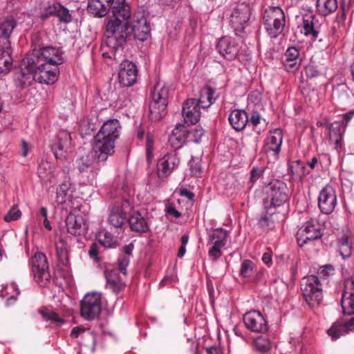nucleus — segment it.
<instances>
[{
  "instance_id": "1",
  "label": "nucleus",
  "mask_w": 354,
  "mask_h": 354,
  "mask_svg": "<svg viewBox=\"0 0 354 354\" xmlns=\"http://www.w3.org/2000/svg\"><path fill=\"white\" fill-rule=\"evenodd\" d=\"M87 9L94 17H102L111 10L108 19L101 51L104 57L116 59V53L122 50L128 36L131 8L125 0H88Z\"/></svg>"
},
{
  "instance_id": "2",
  "label": "nucleus",
  "mask_w": 354,
  "mask_h": 354,
  "mask_svg": "<svg viewBox=\"0 0 354 354\" xmlns=\"http://www.w3.org/2000/svg\"><path fill=\"white\" fill-rule=\"evenodd\" d=\"M152 102L149 105L150 115L153 120H158L167 114L169 97V88L162 82H158L153 86Z\"/></svg>"
},
{
  "instance_id": "3",
  "label": "nucleus",
  "mask_w": 354,
  "mask_h": 354,
  "mask_svg": "<svg viewBox=\"0 0 354 354\" xmlns=\"http://www.w3.org/2000/svg\"><path fill=\"white\" fill-rule=\"evenodd\" d=\"M323 236V225L317 219L311 218L305 222L298 230L296 239L299 247L309 245H313L315 242L321 239Z\"/></svg>"
},
{
  "instance_id": "4",
  "label": "nucleus",
  "mask_w": 354,
  "mask_h": 354,
  "mask_svg": "<svg viewBox=\"0 0 354 354\" xmlns=\"http://www.w3.org/2000/svg\"><path fill=\"white\" fill-rule=\"evenodd\" d=\"M263 25L271 38L280 35L285 26V15L280 7H269L263 15Z\"/></svg>"
},
{
  "instance_id": "5",
  "label": "nucleus",
  "mask_w": 354,
  "mask_h": 354,
  "mask_svg": "<svg viewBox=\"0 0 354 354\" xmlns=\"http://www.w3.org/2000/svg\"><path fill=\"white\" fill-rule=\"evenodd\" d=\"M301 286L303 297L308 306H318L323 299L322 287L318 277L315 275L306 277Z\"/></svg>"
},
{
  "instance_id": "6",
  "label": "nucleus",
  "mask_w": 354,
  "mask_h": 354,
  "mask_svg": "<svg viewBox=\"0 0 354 354\" xmlns=\"http://www.w3.org/2000/svg\"><path fill=\"white\" fill-rule=\"evenodd\" d=\"M56 202L66 211L80 209L82 198L74 196L73 189L69 180L60 184L57 189Z\"/></svg>"
},
{
  "instance_id": "7",
  "label": "nucleus",
  "mask_w": 354,
  "mask_h": 354,
  "mask_svg": "<svg viewBox=\"0 0 354 354\" xmlns=\"http://www.w3.org/2000/svg\"><path fill=\"white\" fill-rule=\"evenodd\" d=\"M267 194L264 205H267L274 209L286 203L289 198L287 185L279 180H274L269 184Z\"/></svg>"
},
{
  "instance_id": "8",
  "label": "nucleus",
  "mask_w": 354,
  "mask_h": 354,
  "mask_svg": "<svg viewBox=\"0 0 354 354\" xmlns=\"http://www.w3.org/2000/svg\"><path fill=\"white\" fill-rule=\"evenodd\" d=\"M28 56L32 63H34V60L55 66L64 63L62 51L59 48L53 46L34 49L32 54L28 55Z\"/></svg>"
},
{
  "instance_id": "9",
  "label": "nucleus",
  "mask_w": 354,
  "mask_h": 354,
  "mask_svg": "<svg viewBox=\"0 0 354 354\" xmlns=\"http://www.w3.org/2000/svg\"><path fill=\"white\" fill-rule=\"evenodd\" d=\"M101 299L100 292L87 293L81 301L82 317L86 320H93L98 317L102 309Z\"/></svg>"
},
{
  "instance_id": "10",
  "label": "nucleus",
  "mask_w": 354,
  "mask_h": 354,
  "mask_svg": "<svg viewBox=\"0 0 354 354\" xmlns=\"http://www.w3.org/2000/svg\"><path fill=\"white\" fill-rule=\"evenodd\" d=\"M32 67L35 81L41 84H53L57 80L58 66L46 64L41 62L34 60Z\"/></svg>"
},
{
  "instance_id": "11",
  "label": "nucleus",
  "mask_w": 354,
  "mask_h": 354,
  "mask_svg": "<svg viewBox=\"0 0 354 354\" xmlns=\"http://www.w3.org/2000/svg\"><path fill=\"white\" fill-rule=\"evenodd\" d=\"M32 266L36 282L41 286H46L50 274L45 254L42 252H36L32 259Z\"/></svg>"
},
{
  "instance_id": "12",
  "label": "nucleus",
  "mask_w": 354,
  "mask_h": 354,
  "mask_svg": "<svg viewBox=\"0 0 354 354\" xmlns=\"http://www.w3.org/2000/svg\"><path fill=\"white\" fill-rule=\"evenodd\" d=\"M73 147L71 134L66 130L59 131L51 145V149L57 159L66 158L67 154L72 151Z\"/></svg>"
},
{
  "instance_id": "13",
  "label": "nucleus",
  "mask_w": 354,
  "mask_h": 354,
  "mask_svg": "<svg viewBox=\"0 0 354 354\" xmlns=\"http://www.w3.org/2000/svg\"><path fill=\"white\" fill-rule=\"evenodd\" d=\"M33 80L35 73L32 63L28 55L24 58L21 68L15 73L14 82L17 87L24 88L30 86Z\"/></svg>"
},
{
  "instance_id": "14",
  "label": "nucleus",
  "mask_w": 354,
  "mask_h": 354,
  "mask_svg": "<svg viewBox=\"0 0 354 354\" xmlns=\"http://www.w3.org/2000/svg\"><path fill=\"white\" fill-rule=\"evenodd\" d=\"M228 236V231L223 228L215 229L209 233V243L212 246L209 250L208 254L214 260L221 256V248L226 244Z\"/></svg>"
},
{
  "instance_id": "15",
  "label": "nucleus",
  "mask_w": 354,
  "mask_h": 354,
  "mask_svg": "<svg viewBox=\"0 0 354 354\" xmlns=\"http://www.w3.org/2000/svg\"><path fill=\"white\" fill-rule=\"evenodd\" d=\"M337 195L335 189L330 185L322 189L318 198V207L325 214H331L337 206Z\"/></svg>"
},
{
  "instance_id": "16",
  "label": "nucleus",
  "mask_w": 354,
  "mask_h": 354,
  "mask_svg": "<svg viewBox=\"0 0 354 354\" xmlns=\"http://www.w3.org/2000/svg\"><path fill=\"white\" fill-rule=\"evenodd\" d=\"M180 158L176 151L166 153L159 159L157 164V174L160 178H166L178 168Z\"/></svg>"
},
{
  "instance_id": "17",
  "label": "nucleus",
  "mask_w": 354,
  "mask_h": 354,
  "mask_svg": "<svg viewBox=\"0 0 354 354\" xmlns=\"http://www.w3.org/2000/svg\"><path fill=\"white\" fill-rule=\"evenodd\" d=\"M243 322L246 328L251 332L265 333L268 329V323L258 310H251L243 316Z\"/></svg>"
},
{
  "instance_id": "18",
  "label": "nucleus",
  "mask_w": 354,
  "mask_h": 354,
  "mask_svg": "<svg viewBox=\"0 0 354 354\" xmlns=\"http://www.w3.org/2000/svg\"><path fill=\"white\" fill-rule=\"evenodd\" d=\"M138 68L136 65L129 60L123 61L118 71V82L122 86H131L137 80Z\"/></svg>"
},
{
  "instance_id": "19",
  "label": "nucleus",
  "mask_w": 354,
  "mask_h": 354,
  "mask_svg": "<svg viewBox=\"0 0 354 354\" xmlns=\"http://www.w3.org/2000/svg\"><path fill=\"white\" fill-rule=\"evenodd\" d=\"M115 142L96 135L94 138L93 151L98 161H106L114 153Z\"/></svg>"
},
{
  "instance_id": "20",
  "label": "nucleus",
  "mask_w": 354,
  "mask_h": 354,
  "mask_svg": "<svg viewBox=\"0 0 354 354\" xmlns=\"http://www.w3.org/2000/svg\"><path fill=\"white\" fill-rule=\"evenodd\" d=\"M131 26L135 38L142 41L147 39L150 35V28L142 12H138L133 15Z\"/></svg>"
},
{
  "instance_id": "21",
  "label": "nucleus",
  "mask_w": 354,
  "mask_h": 354,
  "mask_svg": "<svg viewBox=\"0 0 354 354\" xmlns=\"http://www.w3.org/2000/svg\"><path fill=\"white\" fill-rule=\"evenodd\" d=\"M201 109L196 99L189 98L185 101L182 108L184 122L187 124H196L201 118Z\"/></svg>"
},
{
  "instance_id": "22",
  "label": "nucleus",
  "mask_w": 354,
  "mask_h": 354,
  "mask_svg": "<svg viewBox=\"0 0 354 354\" xmlns=\"http://www.w3.org/2000/svg\"><path fill=\"white\" fill-rule=\"evenodd\" d=\"M69 214L66 219V225L68 233L73 236L84 234L88 230L86 220L82 216H75L73 211H68Z\"/></svg>"
},
{
  "instance_id": "23",
  "label": "nucleus",
  "mask_w": 354,
  "mask_h": 354,
  "mask_svg": "<svg viewBox=\"0 0 354 354\" xmlns=\"http://www.w3.org/2000/svg\"><path fill=\"white\" fill-rule=\"evenodd\" d=\"M250 17V9L246 4L235 8L230 15V24L236 30H242Z\"/></svg>"
},
{
  "instance_id": "24",
  "label": "nucleus",
  "mask_w": 354,
  "mask_h": 354,
  "mask_svg": "<svg viewBox=\"0 0 354 354\" xmlns=\"http://www.w3.org/2000/svg\"><path fill=\"white\" fill-rule=\"evenodd\" d=\"M344 286L341 305L344 314L351 315L354 314V281L346 280Z\"/></svg>"
},
{
  "instance_id": "25",
  "label": "nucleus",
  "mask_w": 354,
  "mask_h": 354,
  "mask_svg": "<svg viewBox=\"0 0 354 354\" xmlns=\"http://www.w3.org/2000/svg\"><path fill=\"white\" fill-rule=\"evenodd\" d=\"M283 138V132L281 129L277 128L270 131L265 140V151H272L275 155H279L281 151Z\"/></svg>"
},
{
  "instance_id": "26",
  "label": "nucleus",
  "mask_w": 354,
  "mask_h": 354,
  "mask_svg": "<svg viewBox=\"0 0 354 354\" xmlns=\"http://www.w3.org/2000/svg\"><path fill=\"white\" fill-rule=\"evenodd\" d=\"M219 54L227 59L236 57L239 52L236 42L229 37H223L219 39L216 45Z\"/></svg>"
},
{
  "instance_id": "27",
  "label": "nucleus",
  "mask_w": 354,
  "mask_h": 354,
  "mask_svg": "<svg viewBox=\"0 0 354 354\" xmlns=\"http://www.w3.org/2000/svg\"><path fill=\"white\" fill-rule=\"evenodd\" d=\"M120 129L121 126L118 120H109L103 124L96 135L115 142L120 136Z\"/></svg>"
},
{
  "instance_id": "28",
  "label": "nucleus",
  "mask_w": 354,
  "mask_h": 354,
  "mask_svg": "<svg viewBox=\"0 0 354 354\" xmlns=\"http://www.w3.org/2000/svg\"><path fill=\"white\" fill-rule=\"evenodd\" d=\"M169 142L173 147L180 148L185 142H189V130L182 124H176L172 131Z\"/></svg>"
},
{
  "instance_id": "29",
  "label": "nucleus",
  "mask_w": 354,
  "mask_h": 354,
  "mask_svg": "<svg viewBox=\"0 0 354 354\" xmlns=\"http://www.w3.org/2000/svg\"><path fill=\"white\" fill-rule=\"evenodd\" d=\"M354 330V317L341 322L335 323L328 330V334L333 339H337L342 335Z\"/></svg>"
},
{
  "instance_id": "30",
  "label": "nucleus",
  "mask_w": 354,
  "mask_h": 354,
  "mask_svg": "<svg viewBox=\"0 0 354 354\" xmlns=\"http://www.w3.org/2000/svg\"><path fill=\"white\" fill-rule=\"evenodd\" d=\"M345 129L344 121H335L329 127L330 140L334 144V147L337 151L342 149Z\"/></svg>"
},
{
  "instance_id": "31",
  "label": "nucleus",
  "mask_w": 354,
  "mask_h": 354,
  "mask_svg": "<svg viewBox=\"0 0 354 354\" xmlns=\"http://www.w3.org/2000/svg\"><path fill=\"white\" fill-rule=\"evenodd\" d=\"M7 44L0 45V74H8L13 64V59L11 55V49L10 41H7Z\"/></svg>"
},
{
  "instance_id": "32",
  "label": "nucleus",
  "mask_w": 354,
  "mask_h": 354,
  "mask_svg": "<svg viewBox=\"0 0 354 354\" xmlns=\"http://www.w3.org/2000/svg\"><path fill=\"white\" fill-rule=\"evenodd\" d=\"M228 120L234 129L240 131L243 130L248 124V115L244 110L235 109L230 113Z\"/></svg>"
},
{
  "instance_id": "33",
  "label": "nucleus",
  "mask_w": 354,
  "mask_h": 354,
  "mask_svg": "<svg viewBox=\"0 0 354 354\" xmlns=\"http://www.w3.org/2000/svg\"><path fill=\"white\" fill-rule=\"evenodd\" d=\"M128 221L133 232L142 234L147 232L149 229L146 218L139 212H132Z\"/></svg>"
},
{
  "instance_id": "34",
  "label": "nucleus",
  "mask_w": 354,
  "mask_h": 354,
  "mask_svg": "<svg viewBox=\"0 0 354 354\" xmlns=\"http://www.w3.org/2000/svg\"><path fill=\"white\" fill-rule=\"evenodd\" d=\"M218 93L214 88L207 86L201 90L200 97L196 100L201 109L209 107L218 97Z\"/></svg>"
},
{
  "instance_id": "35",
  "label": "nucleus",
  "mask_w": 354,
  "mask_h": 354,
  "mask_svg": "<svg viewBox=\"0 0 354 354\" xmlns=\"http://www.w3.org/2000/svg\"><path fill=\"white\" fill-rule=\"evenodd\" d=\"M104 277L106 281V287L115 293L119 292L124 286V283L117 270H106Z\"/></svg>"
},
{
  "instance_id": "36",
  "label": "nucleus",
  "mask_w": 354,
  "mask_h": 354,
  "mask_svg": "<svg viewBox=\"0 0 354 354\" xmlns=\"http://www.w3.org/2000/svg\"><path fill=\"white\" fill-rule=\"evenodd\" d=\"M37 174L39 178L44 183L54 184L55 174L52 164L45 160H41L37 168Z\"/></svg>"
},
{
  "instance_id": "37",
  "label": "nucleus",
  "mask_w": 354,
  "mask_h": 354,
  "mask_svg": "<svg viewBox=\"0 0 354 354\" xmlns=\"http://www.w3.org/2000/svg\"><path fill=\"white\" fill-rule=\"evenodd\" d=\"M317 23V20L315 15L310 14L305 15L303 17V30L301 32L306 36H311L312 39H316L319 34V31L316 27Z\"/></svg>"
},
{
  "instance_id": "38",
  "label": "nucleus",
  "mask_w": 354,
  "mask_h": 354,
  "mask_svg": "<svg viewBox=\"0 0 354 354\" xmlns=\"http://www.w3.org/2000/svg\"><path fill=\"white\" fill-rule=\"evenodd\" d=\"M126 220V213L120 206H113L110 209L109 223L115 228L121 227Z\"/></svg>"
},
{
  "instance_id": "39",
  "label": "nucleus",
  "mask_w": 354,
  "mask_h": 354,
  "mask_svg": "<svg viewBox=\"0 0 354 354\" xmlns=\"http://www.w3.org/2000/svg\"><path fill=\"white\" fill-rule=\"evenodd\" d=\"M275 214V209L272 207L265 205V211L261 213L259 220V226L263 230H270L274 227V219L273 215Z\"/></svg>"
},
{
  "instance_id": "40",
  "label": "nucleus",
  "mask_w": 354,
  "mask_h": 354,
  "mask_svg": "<svg viewBox=\"0 0 354 354\" xmlns=\"http://www.w3.org/2000/svg\"><path fill=\"white\" fill-rule=\"evenodd\" d=\"M19 293L20 292L17 284L12 282L10 284L3 286L0 295L2 298H6V305L8 306L15 302Z\"/></svg>"
},
{
  "instance_id": "41",
  "label": "nucleus",
  "mask_w": 354,
  "mask_h": 354,
  "mask_svg": "<svg viewBox=\"0 0 354 354\" xmlns=\"http://www.w3.org/2000/svg\"><path fill=\"white\" fill-rule=\"evenodd\" d=\"M289 173L293 178L301 180L310 173V171L307 169L306 165L304 162L296 160L292 162L290 165Z\"/></svg>"
},
{
  "instance_id": "42",
  "label": "nucleus",
  "mask_w": 354,
  "mask_h": 354,
  "mask_svg": "<svg viewBox=\"0 0 354 354\" xmlns=\"http://www.w3.org/2000/svg\"><path fill=\"white\" fill-rule=\"evenodd\" d=\"M317 11L322 16H326L333 12L337 8V0H317Z\"/></svg>"
},
{
  "instance_id": "43",
  "label": "nucleus",
  "mask_w": 354,
  "mask_h": 354,
  "mask_svg": "<svg viewBox=\"0 0 354 354\" xmlns=\"http://www.w3.org/2000/svg\"><path fill=\"white\" fill-rule=\"evenodd\" d=\"M248 124L251 126L253 131L258 134L263 131L266 128V124L265 122L262 124L261 115L257 111L252 112L250 118H248Z\"/></svg>"
},
{
  "instance_id": "44",
  "label": "nucleus",
  "mask_w": 354,
  "mask_h": 354,
  "mask_svg": "<svg viewBox=\"0 0 354 354\" xmlns=\"http://www.w3.org/2000/svg\"><path fill=\"white\" fill-rule=\"evenodd\" d=\"M257 266L255 263L248 259L242 261L240 268V275L244 278L252 277L257 273Z\"/></svg>"
},
{
  "instance_id": "45",
  "label": "nucleus",
  "mask_w": 354,
  "mask_h": 354,
  "mask_svg": "<svg viewBox=\"0 0 354 354\" xmlns=\"http://www.w3.org/2000/svg\"><path fill=\"white\" fill-rule=\"evenodd\" d=\"M338 247L339 254L343 259H345L351 256L352 247L347 236H344L339 239Z\"/></svg>"
},
{
  "instance_id": "46",
  "label": "nucleus",
  "mask_w": 354,
  "mask_h": 354,
  "mask_svg": "<svg viewBox=\"0 0 354 354\" xmlns=\"http://www.w3.org/2000/svg\"><path fill=\"white\" fill-rule=\"evenodd\" d=\"M40 313L46 321H50L57 326H61L64 323V320L54 311L41 310Z\"/></svg>"
},
{
  "instance_id": "47",
  "label": "nucleus",
  "mask_w": 354,
  "mask_h": 354,
  "mask_svg": "<svg viewBox=\"0 0 354 354\" xmlns=\"http://www.w3.org/2000/svg\"><path fill=\"white\" fill-rule=\"evenodd\" d=\"M254 347L259 351L265 353L270 350L271 344L268 339L261 336L254 339Z\"/></svg>"
},
{
  "instance_id": "48",
  "label": "nucleus",
  "mask_w": 354,
  "mask_h": 354,
  "mask_svg": "<svg viewBox=\"0 0 354 354\" xmlns=\"http://www.w3.org/2000/svg\"><path fill=\"white\" fill-rule=\"evenodd\" d=\"M92 160L87 154L80 156L76 160V167L80 172L86 171L91 165Z\"/></svg>"
},
{
  "instance_id": "49",
  "label": "nucleus",
  "mask_w": 354,
  "mask_h": 354,
  "mask_svg": "<svg viewBox=\"0 0 354 354\" xmlns=\"http://www.w3.org/2000/svg\"><path fill=\"white\" fill-rule=\"evenodd\" d=\"M99 242L106 248H112L115 245L112 235L107 232H100L98 235Z\"/></svg>"
},
{
  "instance_id": "50",
  "label": "nucleus",
  "mask_w": 354,
  "mask_h": 354,
  "mask_svg": "<svg viewBox=\"0 0 354 354\" xmlns=\"http://www.w3.org/2000/svg\"><path fill=\"white\" fill-rule=\"evenodd\" d=\"M58 9L57 10L56 17H57L59 19V21H63L64 23H68L71 21V15L69 12V10L62 6L61 4H59Z\"/></svg>"
},
{
  "instance_id": "51",
  "label": "nucleus",
  "mask_w": 354,
  "mask_h": 354,
  "mask_svg": "<svg viewBox=\"0 0 354 354\" xmlns=\"http://www.w3.org/2000/svg\"><path fill=\"white\" fill-rule=\"evenodd\" d=\"M59 3H55L45 6L41 12V17L45 20L50 16H56Z\"/></svg>"
},
{
  "instance_id": "52",
  "label": "nucleus",
  "mask_w": 354,
  "mask_h": 354,
  "mask_svg": "<svg viewBox=\"0 0 354 354\" xmlns=\"http://www.w3.org/2000/svg\"><path fill=\"white\" fill-rule=\"evenodd\" d=\"M204 134V130L201 127H196L189 130V142L198 143Z\"/></svg>"
},
{
  "instance_id": "53",
  "label": "nucleus",
  "mask_w": 354,
  "mask_h": 354,
  "mask_svg": "<svg viewBox=\"0 0 354 354\" xmlns=\"http://www.w3.org/2000/svg\"><path fill=\"white\" fill-rule=\"evenodd\" d=\"M318 274L324 279H326L329 276L333 275L335 273L334 267L330 264H327L321 266L317 272Z\"/></svg>"
},
{
  "instance_id": "54",
  "label": "nucleus",
  "mask_w": 354,
  "mask_h": 354,
  "mask_svg": "<svg viewBox=\"0 0 354 354\" xmlns=\"http://www.w3.org/2000/svg\"><path fill=\"white\" fill-rule=\"evenodd\" d=\"M21 216V211L15 207L11 208V209L8 212V213L5 216L4 220L6 222H10L12 221H16L19 219Z\"/></svg>"
},
{
  "instance_id": "55",
  "label": "nucleus",
  "mask_w": 354,
  "mask_h": 354,
  "mask_svg": "<svg viewBox=\"0 0 354 354\" xmlns=\"http://www.w3.org/2000/svg\"><path fill=\"white\" fill-rule=\"evenodd\" d=\"M264 171L263 167H253L250 171V182L252 184L256 183L263 176Z\"/></svg>"
},
{
  "instance_id": "56",
  "label": "nucleus",
  "mask_w": 354,
  "mask_h": 354,
  "mask_svg": "<svg viewBox=\"0 0 354 354\" xmlns=\"http://www.w3.org/2000/svg\"><path fill=\"white\" fill-rule=\"evenodd\" d=\"M305 73L308 77L313 78L319 76L321 74V72L317 68V66L313 64H308L305 68Z\"/></svg>"
},
{
  "instance_id": "57",
  "label": "nucleus",
  "mask_w": 354,
  "mask_h": 354,
  "mask_svg": "<svg viewBox=\"0 0 354 354\" xmlns=\"http://www.w3.org/2000/svg\"><path fill=\"white\" fill-rule=\"evenodd\" d=\"M130 258L128 256H120L118 259V267L120 272L127 274V268L129 266Z\"/></svg>"
},
{
  "instance_id": "58",
  "label": "nucleus",
  "mask_w": 354,
  "mask_h": 354,
  "mask_svg": "<svg viewBox=\"0 0 354 354\" xmlns=\"http://www.w3.org/2000/svg\"><path fill=\"white\" fill-rule=\"evenodd\" d=\"M189 236L187 234H184L181 237V245L178 250L177 256L179 258H182L185 252H186V246L188 243Z\"/></svg>"
},
{
  "instance_id": "59",
  "label": "nucleus",
  "mask_w": 354,
  "mask_h": 354,
  "mask_svg": "<svg viewBox=\"0 0 354 354\" xmlns=\"http://www.w3.org/2000/svg\"><path fill=\"white\" fill-rule=\"evenodd\" d=\"M299 50L295 47H290L286 52V59H291L292 61L297 60L299 57Z\"/></svg>"
},
{
  "instance_id": "60",
  "label": "nucleus",
  "mask_w": 354,
  "mask_h": 354,
  "mask_svg": "<svg viewBox=\"0 0 354 354\" xmlns=\"http://www.w3.org/2000/svg\"><path fill=\"white\" fill-rule=\"evenodd\" d=\"M284 66L286 70L289 72L296 71L299 66L297 60L292 61L291 59H286L284 62Z\"/></svg>"
},
{
  "instance_id": "61",
  "label": "nucleus",
  "mask_w": 354,
  "mask_h": 354,
  "mask_svg": "<svg viewBox=\"0 0 354 354\" xmlns=\"http://www.w3.org/2000/svg\"><path fill=\"white\" fill-rule=\"evenodd\" d=\"M30 149V145L24 140H22L21 142V148L19 151V153L23 157H26L28 151Z\"/></svg>"
},
{
  "instance_id": "62",
  "label": "nucleus",
  "mask_w": 354,
  "mask_h": 354,
  "mask_svg": "<svg viewBox=\"0 0 354 354\" xmlns=\"http://www.w3.org/2000/svg\"><path fill=\"white\" fill-rule=\"evenodd\" d=\"M85 331V328L82 326H76L74 327L71 333V335L77 338L81 333H83Z\"/></svg>"
},
{
  "instance_id": "63",
  "label": "nucleus",
  "mask_w": 354,
  "mask_h": 354,
  "mask_svg": "<svg viewBox=\"0 0 354 354\" xmlns=\"http://www.w3.org/2000/svg\"><path fill=\"white\" fill-rule=\"evenodd\" d=\"M167 213L169 215L174 216L175 218H180L182 215L181 213L173 206H169L167 207Z\"/></svg>"
},
{
  "instance_id": "64",
  "label": "nucleus",
  "mask_w": 354,
  "mask_h": 354,
  "mask_svg": "<svg viewBox=\"0 0 354 354\" xmlns=\"http://www.w3.org/2000/svg\"><path fill=\"white\" fill-rule=\"evenodd\" d=\"M262 261L267 265L268 266H270L272 264V254L270 252H265L262 256Z\"/></svg>"
}]
</instances>
